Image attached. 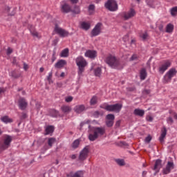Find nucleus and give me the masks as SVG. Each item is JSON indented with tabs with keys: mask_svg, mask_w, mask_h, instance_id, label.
Returning a JSON list of instances; mask_svg holds the SVG:
<instances>
[{
	"mask_svg": "<svg viewBox=\"0 0 177 177\" xmlns=\"http://www.w3.org/2000/svg\"><path fill=\"white\" fill-rule=\"evenodd\" d=\"M106 64L110 66L112 68H122V66L120 61L113 55H108L105 59Z\"/></svg>",
	"mask_w": 177,
	"mask_h": 177,
	"instance_id": "f257e3e1",
	"label": "nucleus"
},
{
	"mask_svg": "<svg viewBox=\"0 0 177 177\" xmlns=\"http://www.w3.org/2000/svg\"><path fill=\"white\" fill-rule=\"evenodd\" d=\"M75 62L78 67V75H82V73L85 71V67H86L88 63L86 62V60L82 57V56L77 57Z\"/></svg>",
	"mask_w": 177,
	"mask_h": 177,
	"instance_id": "f03ea898",
	"label": "nucleus"
},
{
	"mask_svg": "<svg viewBox=\"0 0 177 177\" xmlns=\"http://www.w3.org/2000/svg\"><path fill=\"white\" fill-rule=\"evenodd\" d=\"M102 109L106 110V111H114L115 113H120L122 109V104H115L113 105L104 104L101 106Z\"/></svg>",
	"mask_w": 177,
	"mask_h": 177,
	"instance_id": "7ed1b4c3",
	"label": "nucleus"
},
{
	"mask_svg": "<svg viewBox=\"0 0 177 177\" xmlns=\"http://www.w3.org/2000/svg\"><path fill=\"white\" fill-rule=\"evenodd\" d=\"M176 74V68H172L169 69L164 76L163 82H165V84H168V82H171V80H172V78H174V77H175Z\"/></svg>",
	"mask_w": 177,
	"mask_h": 177,
	"instance_id": "20e7f679",
	"label": "nucleus"
},
{
	"mask_svg": "<svg viewBox=\"0 0 177 177\" xmlns=\"http://www.w3.org/2000/svg\"><path fill=\"white\" fill-rule=\"evenodd\" d=\"M105 8L111 12H115L118 9V5L114 0H108L105 3Z\"/></svg>",
	"mask_w": 177,
	"mask_h": 177,
	"instance_id": "39448f33",
	"label": "nucleus"
},
{
	"mask_svg": "<svg viewBox=\"0 0 177 177\" xmlns=\"http://www.w3.org/2000/svg\"><path fill=\"white\" fill-rule=\"evenodd\" d=\"M89 154V146H86L80 153L79 160L80 161H85L88 158Z\"/></svg>",
	"mask_w": 177,
	"mask_h": 177,
	"instance_id": "423d86ee",
	"label": "nucleus"
},
{
	"mask_svg": "<svg viewBox=\"0 0 177 177\" xmlns=\"http://www.w3.org/2000/svg\"><path fill=\"white\" fill-rule=\"evenodd\" d=\"M54 31L55 32H56V34H58V35H59V37H62V38H64L65 37H68L69 35V33L67 30L59 28V26H57V25L55 26Z\"/></svg>",
	"mask_w": 177,
	"mask_h": 177,
	"instance_id": "0eeeda50",
	"label": "nucleus"
},
{
	"mask_svg": "<svg viewBox=\"0 0 177 177\" xmlns=\"http://www.w3.org/2000/svg\"><path fill=\"white\" fill-rule=\"evenodd\" d=\"M169 67H171V61L166 60L159 66L158 71L160 74H162L168 70Z\"/></svg>",
	"mask_w": 177,
	"mask_h": 177,
	"instance_id": "6e6552de",
	"label": "nucleus"
},
{
	"mask_svg": "<svg viewBox=\"0 0 177 177\" xmlns=\"http://www.w3.org/2000/svg\"><path fill=\"white\" fill-rule=\"evenodd\" d=\"M136 15L135 10L131 9L129 12H124L122 13V17L124 19V20H128V19H131V17H133Z\"/></svg>",
	"mask_w": 177,
	"mask_h": 177,
	"instance_id": "1a4fd4ad",
	"label": "nucleus"
},
{
	"mask_svg": "<svg viewBox=\"0 0 177 177\" xmlns=\"http://www.w3.org/2000/svg\"><path fill=\"white\" fill-rule=\"evenodd\" d=\"M101 30H102V23L97 24L91 32V36L96 37L99 35L100 34Z\"/></svg>",
	"mask_w": 177,
	"mask_h": 177,
	"instance_id": "9d476101",
	"label": "nucleus"
},
{
	"mask_svg": "<svg viewBox=\"0 0 177 177\" xmlns=\"http://www.w3.org/2000/svg\"><path fill=\"white\" fill-rule=\"evenodd\" d=\"M10 142H12V137L10 136H5L4 137V142L3 145L1 146V149L5 150L9 147L10 145Z\"/></svg>",
	"mask_w": 177,
	"mask_h": 177,
	"instance_id": "9b49d317",
	"label": "nucleus"
},
{
	"mask_svg": "<svg viewBox=\"0 0 177 177\" xmlns=\"http://www.w3.org/2000/svg\"><path fill=\"white\" fill-rule=\"evenodd\" d=\"M93 132H95V133L99 136H102L104 133H106V128L104 127H93Z\"/></svg>",
	"mask_w": 177,
	"mask_h": 177,
	"instance_id": "f8f14e48",
	"label": "nucleus"
},
{
	"mask_svg": "<svg viewBox=\"0 0 177 177\" xmlns=\"http://www.w3.org/2000/svg\"><path fill=\"white\" fill-rule=\"evenodd\" d=\"M67 177H84V171L80 170L75 173L71 172L66 175Z\"/></svg>",
	"mask_w": 177,
	"mask_h": 177,
	"instance_id": "ddd939ff",
	"label": "nucleus"
},
{
	"mask_svg": "<svg viewBox=\"0 0 177 177\" xmlns=\"http://www.w3.org/2000/svg\"><path fill=\"white\" fill-rule=\"evenodd\" d=\"M19 107L21 110H26L27 108V101L24 98H20L19 100Z\"/></svg>",
	"mask_w": 177,
	"mask_h": 177,
	"instance_id": "4468645a",
	"label": "nucleus"
},
{
	"mask_svg": "<svg viewBox=\"0 0 177 177\" xmlns=\"http://www.w3.org/2000/svg\"><path fill=\"white\" fill-rule=\"evenodd\" d=\"M171 169H174V163L168 162L166 168L163 169V173L167 175L171 172Z\"/></svg>",
	"mask_w": 177,
	"mask_h": 177,
	"instance_id": "2eb2a0df",
	"label": "nucleus"
},
{
	"mask_svg": "<svg viewBox=\"0 0 177 177\" xmlns=\"http://www.w3.org/2000/svg\"><path fill=\"white\" fill-rule=\"evenodd\" d=\"M74 111L77 114L82 113V111H85V105L81 104L75 106L74 108Z\"/></svg>",
	"mask_w": 177,
	"mask_h": 177,
	"instance_id": "dca6fc26",
	"label": "nucleus"
},
{
	"mask_svg": "<svg viewBox=\"0 0 177 177\" xmlns=\"http://www.w3.org/2000/svg\"><path fill=\"white\" fill-rule=\"evenodd\" d=\"M166 136H167V128L163 127L161 130V134L159 138V140L160 143H164V139H165Z\"/></svg>",
	"mask_w": 177,
	"mask_h": 177,
	"instance_id": "f3484780",
	"label": "nucleus"
},
{
	"mask_svg": "<svg viewBox=\"0 0 177 177\" xmlns=\"http://www.w3.org/2000/svg\"><path fill=\"white\" fill-rule=\"evenodd\" d=\"M66 64H67V62H66V60L64 59H60L59 61H58L55 64V68H62L64 66H66Z\"/></svg>",
	"mask_w": 177,
	"mask_h": 177,
	"instance_id": "a211bd4d",
	"label": "nucleus"
},
{
	"mask_svg": "<svg viewBox=\"0 0 177 177\" xmlns=\"http://www.w3.org/2000/svg\"><path fill=\"white\" fill-rule=\"evenodd\" d=\"M61 10L63 13H68L71 12V7H70V6H68V4L65 3L62 5Z\"/></svg>",
	"mask_w": 177,
	"mask_h": 177,
	"instance_id": "6ab92c4d",
	"label": "nucleus"
},
{
	"mask_svg": "<svg viewBox=\"0 0 177 177\" xmlns=\"http://www.w3.org/2000/svg\"><path fill=\"white\" fill-rule=\"evenodd\" d=\"M85 56L86 57H90V59H95V57H96V51L95 50H87L85 53Z\"/></svg>",
	"mask_w": 177,
	"mask_h": 177,
	"instance_id": "aec40b11",
	"label": "nucleus"
},
{
	"mask_svg": "<svg viewBox=\"0 0 177 177\" xmlns=\"http://www.w3.org/2000/svg\"><path fill=\"white\" fill-rule=\"evenodd\" d=\"M134 115H137L138 117H144L145 115V110L140 109H136L133 111Z\"/></svg>",
	"mask_w": 177,
	"mask_h": 177,
	"instance_id": "412c9836",
	"label": "nucleus"
},
{
	"mask_svg": "<svg viewBox=\"0 0 177 177\" xmlns=\"http://www.w3.org/2000/svg\"><path fill=\"white\" fill-rule=\"evenodd\" d=\"M161 168V160L158 159L156 160V162H155V165H154V171H156V172H158L160 171V169Z\"/></svg>",
	"mask_w": 177,
	"mask_h": 177,
	"instance_id": "4be33fe9",
	"label": "nucleus"
},
{
	"mask_svg": "<svg viewBox=\"0 0 177 177\" xmlns=\"http://www.w3.org/2000/svg\"><path fill=\"white\" fill-rule=\"evenodd\" d=\"M97 138H99V136L97 133H95V131H93V133H90L88 135V139L91 142L96 140V139H97Z\"/></svg>",
	"mask_w": 177,
	"mask_h": 177,
	"instance_id": "5701e85b",
	"label": "nucleus"
},
{
	"mask_svg": "<svg viewBox=\"0 0 177 177\" xmlns=\"http://www.w3.org/2000/svg\"><path fill=\"white\" fill-rule=\"evenodd\" d=\"M140 80H146V77H147V72H146V69L145 68L141 69L140 72Z\"/></svg>",
	"mask_w": 177,
	"mask_h": 177,
	"instance_id": "b1692460",
	"label": "nucleus"
},
{
	"mask_svg": "<svg viewBox=\"0 0 177 177\" xmlns=\"http://www.w3.org/2000/svg\"><path fill=\"white\" fill-rule=\"evenodd\" d=\"M45 131L46 135H50V133H53V131H55V127L53 126H47Z\"/></svg>",
	"mask_w": 177,
	"mask_h": 177,
	"instance_id": "393cba45",
	"label": "nucleus"
},
{
	"mask_svg": "<svg viewBox=\"0 0 177 177\" xmlns=\"http://www.w3.org/2000/svg\"><path fill=\"white\" fill-rule=\"evenodd\" d=\"M1 120L5 124H9L10 122H13V120L9 118V116H3L1 118Z\"/></svg>",
	"mask_w": 177,
	"mask_h": 177,
	"instance_id": "a878e982",
	"label": "nucleus"
},
{
	"mask_svg": "<svg viewBox=\"0 0 177 177\" xmlns=\"http://www.w3.org/2000/svg\"><path fill=\"white\" fill-rule=\"evenodd\" d=\"M61 109L63 113H70V111H71V106L64 105L61 107Z\"/></svg>",
	"mask_w": 177,
	"mask_h": 177,
	"instance_id": "bb28decb",
	"label": "nucleus"
},
{
	"mask_svg": "<svg viewBox=\"0 0 177 177\" xmlns=\"http://www.w3.org/2000/svg\"><path fill=\"white\" fill-rule=\"evenodd\" d=\"M81 27L83 30H89L91 28V24L88 22H82Z\"/></svg>",
	"mask_w": 177,
	"mask_h": 177,
	"instance_id": "cd10ccee",
	"label": "nucleus"
},
{
	"mask_svg": "<svg viewBox=\"0 0 177 177\" xmlns=\"http://www.w3.org/2000/svg\"><path fill=\"white\" fill-rule=\"evenodd\" d=\"M115 162L118 165H119V167H124V165H125V160H124V159H115Z\"/></svg>",
	"mask_w": 177,
	"mask_h": 177,
	"instance_id": "c85d7f7f",
	"label": "nucleus"
},
{
	"mask_svg": "<svg viewBox=\"0 0 177 177\" xmlns=\"http://www.w3.org/2000/svg\"><path fill=\"white\" fill-rule=\"evenodd\" d=\"M174 31V25L172 24H169L166 26V32H173Z\"/></svg>",
	"mask_w": 177,
	"mask_h": 177,
	"instance_id": "c756f323",
	"label": "nucleus"
},
{
	"mask_svg": "<svg viewBox=\"0 0 177 177\" xmlns=\"http://www.w3.org/2000/svg\"><path fill=\"white\" fill-rule=\"evenodd\" d=\"M97 103V97L96 95H94L92 97V98L90 100V104L91 106H95Z\"/></svg>",
	"mask_w": 177,
	"mask_h": 177,
	"instance_id": "7c9ffc66",
	"label": "nucleus"
},
{
	"mask_svg": "<svg viewBox=\"0 0 177 177\" xmlns=\"http://www.w3.org/2000/svg\"><path fill=\"white\" fill-rule=\"evenodd\" d=\"M94 74L95 77H100L102 75V68L100 67H97L94 71Z\"/></svg>",
	"mask_w": 177,
	"mask_h": 177,
	"instance_id": "2f4dec72",
	"label": "nucleus"
},
{
	"mask_svg": "<svg viewBox=\"0 0 177 177\" xmlns=\"http://www.w3.org/2000/svg\"><path fill=\"white\" fill-rule=\"evenodd\" d=\"M50 115H51V117H57L59 115V111L55 109H50Z\"/></svg>",
	"mask_w": 177,
	"mask_h": 177,
	"instance_id": "473e14b6",
	"label": "nucleus"
},
{
	"mask_svg": "<svg viewBox=\"0 0 177 177\" xmlns=\"http://www.w3.org/2000/svg\"><path fill=\"white\" fill-rule=\"evenodd\" d=\"M62 57H68V48H65L62 51L61 53Z\"/></svg>",
	"mask_w": 177,
	"mask_h": 177,
	"instance_id": "72a5a7b5",
	"label": "nucleus"
},
{
	"mask_svg": "<svg viewBox=\"0 0 177 177\" xmlns=\"http://www.w3.org/2000/svg\"><path fill=\"white\" fill-rule=\"evenodd\" d=\"M88 13L89 15H93L95 13V5L91 4L88 6Z\"/></svg>",
	"mask_w": 177,
	"mask_h": 177,
	"instance_id": "f704fd0d",
	"label": "nucleus"
},
{
	"mask_svg": "<svg viewBox=\"0 0 177 177\" xmlns=\"http://www.w3.org/2000/svg\"><path fill=\"white\" fill-rule=\"evenodd\" d=\"M30 31L33 37H36L37 38H41V35H39V34L37 32V31L34 30L32 28H30Z\"/></svg>",
	"mask_w": 177,
	"mask_h": 177,
	"instance_id": "c9c22d12",
	"label": "nucleus"
},
{
	"mask_svg": "<svg viewBox=\"0 0 177 177\" xmlns=\"http://www.w3.org/2000/svg\"><path fill=\"white\" fill-rule=\"evenodd\" d=\"M56 142V139L54 138H48V145L50 146V147H52L53 146V143Z\"/></svg>",
	"mask_w": 177,
	"mask_h": 177,
	"instance_id": "e433bc0d",
	"label": "nucleus"
},
{
	"mask_svg": "<svg viewBox=\"0 0 177 177\" xmlns=\"http://www.w3.org/2000/svg\"><path fill=\"white\" fill-rule=\"evenodd\" d=\"M78 146H80V140H75L72 144V147L73 149H77Z\"/></svg>",
	"mask_w": 177,
	"mask_h": 177,
	"instance_id": "4c0bfd02",
	"label": "nucleus"
},
{
	"mask_svg": "<svg viewBox=\"0 0 177 177\" xmlns=\"http://www.w3.org/2000/svg\"><path fill=\"white\" fill-rule=\"evenodd\" d=\"M106 118V120L114 121V120L115 119V116H114V115L113 114H108Z\"/></svg>",
	"mask_w": 177,
	"mask_h": 177,
	"instance_id": "58836bf2",
	"label": "nucleus"
},
{
	"mask_svg": "<svg viewBox=\"0 0 177 177\" xmlns=\"http://www.w3.org/2000/svg\"><path fill=\"white\" fill-rule=\"evenodd\" d=\"M71 12H73V13H75V15H78L81 12V10H80L79 6H75L73 10H71Z\"/></svg>",
	"mask_w": 177,
	"mask_h": 177,
	"instance_id": "ea45409f",
	"label": "nucleus"
},
{
	"mask_svg": "<svg viewBox=\"0 0 177 177\" xmlns=\"http://www.w3.org/2000/svg\"><path fill=\"white\" fill-rule=\"evenodd\" d=\"M171 16H176L177 15V7H174L171 10Z\"/></svg>",
	"mask_w": 177,
	"mask_h": 177,
	"instance_id": "a19ab883",
	"label": "nucleus"
},
{
	"mask_svg": "<svg viewBox=\"0 0 177 177\" xmlns=\"http://www.w3.org/2000/svg\"><path fill=\"white\" fill-rule=\"evenodd\" d=\"M106 127H111L114 125V120H106Z\"/></svg>",
	"mask_w": 177,
	"mask_h": 177,
	"instance_id": "79ce46f5",
	"label": "nucleus"
},
{
	"mask_svg": "<svg viewBox=\"0 0 177 177\" xmlns=\"http://www.w3.org/2000/svg\"><path fill=\"white\" fill-rule=\"evenodd\" d=\"M13 53V48L8 47L6 50V55L9 56L10 55H12Z\"/></svg>",
	"mask_w": 177,
	"mask_h": 177,
	"instance_id": "37998d69",
	"label": "nucleus"
},
{
	"mask_svg": "<svg viewBox=\"0 0 177 177\" xmlns=\"http://www.w3.org/2000/svg\"><path fill=\"white\" fill-rule=\"evenodd\" d=\"M11 76L12 77V78H19L20 77V74H17L16 73V72H12L11 73Z\"/></svg>",
	"mask_w": 177,
	"mask_h": 177,
	"instance_id": "c03bdc74",
	"label": "nucleus"
},
{
	"mask_svg": "<svg viewBox=\"0 0 177 177\" xmlns=\"http://www.w3.org/2000/svg\"><path fill=\"white\" fill-rule=\"evenodd\" d=\"M149 35L146 32L140 35V37L144 40L147 39Z\"/></svg>",
	"mask_w": 177,
	"mask_h": 177,
	"instance_id": "a18cd8bd",
	"label": "nucleus"
},
{
	"mask_svg": "<svg viewBox=\"0 0 177 177\" xmlns=\"http://www.w3.org/2000/svg\"><path fill=\"white\" fill-rule=\"evenodd\" d=\"M73 97L69 96V97H67L65 100L67 103H70V102H73Z\"/></svg>",
	"mask_w": 177,
	"mask_h": 177,
	"instance_id": "49530a36",
	"label": "nucleus"
},
{
	"mask_svg": "<svg viewBox=\"0 0 177 177\" xmlns=\"http://www.w3.org/2000/svg\"><path fill=\"white\" fill-rule=\"evenodd\" d=\"M167 122L168 124H173L174 123V119L172 118L169 117L167 119Z\"/></svg>",
	"mask_w": 177,
	"mask_h": 177,
	"instance_id": "de8ad7c7",
	"label": "nucleus"
},
{
	"mask_svg": "<svg viewBox=\"0 0 177 177\" xmlns=\"http://www.w3.org/2000/svg\"><path fill=\"white\" fill-rule=\"evenodd\" d=\"M151 141V137L150 136H148L145 138V142H146V143H150Z\"/></svg>",
	"mask_w": 177,
	"mask_h": 177,
	"instance_id": "09e8293b",
	"label": "nucleus"
},
{
	"mask_svg": "<svg viewBox=\"0 0 177 177\" xmlns=\"http://www.w3.org/2000/svg\"><path fill=\"white\" fill-rule=\"evenodd\" d=\"M52 75H53L52 72H50L48 73V76L47 77V80L48 82H50V80H52Z\"/></svg>",
	"mask_w": 177,
	"mask_h": 177,
	"instance_id": "8fccbe9b",
	"label": "nucleus"
},
{
	"mask_svg": "<svg viewBox=\"0 0 177 177\" xmlns=\"http://www.w3.org/2000/svg\"><path fill=\"white\" fill-rule=\"evenodd\" d=\"M146 120L147 121L151 122L153 121V117H151V115H147Z\"/></svg>",
	"mask_w": 177,
	"mask_h": 177,
	"instance_id": "3c124183",
	"label": "nucleus"
},
{
	"mask_svg": "<svg viewBox=\"0 0 177 177\" xmlns=\"http://www.w3.org/2000/svg\"><path fill=\"white\" fill-rule=\"evenodd\" d=\"M93 115H94V117H95V118H97V117H99L100 115V112L96 111L94 112Z\"/></svg>",
	"mask_w": 177,
	"mask_h": 177,
	"instance_id": "603ef678",
	"label": "nucleus"
},
{
	"mask_svg": "<svg viewBox=\"0 0 177 177\" xmlns=\"http://www.w3.org/2000/svg\"><path fill=\"white\" fill-rule=\"evenodd\" d=\"M36 109L37 110H39L41 109V103H39V102L36 103Z\"/></svg>",
	"mask_w": 177,
	"mask_h": 177,
	"instance_id": "864d4df0",
	"label": "nucleus"
},
{
	"mask_svg": "<svg viewBox=\"0 0 177 177\" xmlns=\"http://www.w3.org/2000/svg\"><path fill=\"white\" fill-rule=\"evenodd\" d=\"M136 59H138V55H133L131 57V60H136Z\"/></svg>",
	"mask_w": 177,
	"mask_h": 177,
	"instance_id": "5fc2aeb1",
	"label": "nucleus"
},
{
	"mask_svg": "<svg viewBox=\"0 0 177 177\" xmlns=\"http://www.w3.org/2000/svg\"><path fill=\"white\" fill-rule=\"evenodd\" d=\"M142 93L144 95H149V93H150V90H144Z\"/></svg>",
	"mask_w": 177,
	"mask_h": 177,
	"instance_id": "6e6d98bb",
	"label": "nucleus"
},
{
	"mask_svg": "<svg viewBox=\"0 0 177 177\" xmlns=\"http://www.w3.org/2000/svg\"><path fill=\"white\" fill-rule=\"evenodd\" d=\"M24 68L26 71L28 70V65H27L26 64H24Z\"/></svg>",
	"mask_w": 177,
	"mask_h": 177,
	"instance_id": "4d7b16f0",
	"label": "nucleus"
},
{
	"mask_svg": "<svg viewBox=\"0 0 177 177\" xmlns=\"http://www.w3.org/2000/svg\"><path fill=\"white\" fill-rule=\"evenodd\" d=\"M71 158H72V160H75L77 158V156L75 154H73L71 156Z\"/></svg>",
	"mask_w": 177,
	"mask_h": 177,
	"instance_id": "13d9d810",
	"label": "nucleus"
},
{
	"mask_svg": "<svg viewBox=\"0 0 177 177\" xmlns=\"http://www.w3.org/2000/svg\"><path fill=\"white\" fill-rule=\"evenodd\" d=\"M71 3H78V0H70Z\"/></svg>",
	"mask_w": 177,
	"mask_h": 177,
	"instance_id": "bf43d9fd",
	"label": "nucleus"
},
{
	"mask_svg": "<svg viewBox=\"0 0 177 177\" xmlns=\"http://www.w3.org/2000/svg\"><path fill=\"white\" fill-rule=\"evenodd\" d=\"M3 92H5V88H0V95H1V93H3Z\"/></svg>",
	"mask_w": 177,
	"mask_h": 177,
	"instance_id": "052dcab7",
	"label": "nucleus"
},
{
	"mask_svg": "<svg viewBox=\"0 0 177 177\" xmlns=\"http://www.w3.org/2000/svg\"><path fill=\"white\" fill-rule=\"evenodd\" d=\"M65 75H66V73H64V72H62L60 75V77H62L63 78V77H64Z\"/></svg>",
	"mask_w": 177,
	"mask_h": 177,
	"instance_id": "680f3d73",
	"label": "nucleus"
},
{
	"mask_svg": "<svg viewBox=\"0 0 177 177\" xmlns=\"http://www.w3.org/2000/svg\"><path fill=\"white\" fill-rule=\"evenodd\" d=\"M44 70H45V68H44L43 67L39 68L40 73H44Z\"/></svg>",
	"mask_w": 177,
	"mask_h": 177,
	"instance_id": "e2e57ef3",
	"label": "nucleus"
},
{
	"mask_svg": "<svg viewBox=\"0 0 177 177\" xmlns=\"http://www.w3.org/2000/svg\"><path fill=\"white\" fill-rule=\"evenodd\" d=\"M120 120H118V121L116 122L115 125L117 127H120Z\"/></svg>",
	"mask_w": 177,
	"mask_h": 177,
	"instance_id": "0e129e2a",
	"label": "nucleus"
},
{
	"mask_svg": "<svg viewBox=\"0 0 177 177\" xmlns=\"http://www.w3.org/2000/svg\"><path fill=\"white\" fill-rule=\"evenodd\" d=\"M146 2L147 3V5H149V6H151V4H150V0H146Z\"/></svg>",
	"mask_w": 177,
	"mask_h": 177,
	"instance_id": "69168bd1",
	"label": "nucleus"
},
{
	"mask_svg": "<svg viewBox=\"0 0 177 177\" xmlns=\"http://www.w3.org/2000/svg\"><path fill=\"white\" fill-rule=\"evenodd\" d=\"M27 118V115L26 113H24L22 115V118Z\"/></svg>",
	"mask_w": 177,
	"mask_h": 177,
	"instance_id": "338daca9",
	"label": "nucleus"
},
{
	"mask_svg": "<svg viewBox=\"0 0 177 177\" xmlns=\"http://www.w3.org/2000/svg\"><path fill=\"white\" fill-rule=\"evenodd\" d=\"M174 118H176V120H177V114L174 113Z\"/></svg>",
	"mask_w": 177,
	"mask_h": 177,
	"instance_id": "774afa93",
	"label": "nucleus"
}]
</instances>
